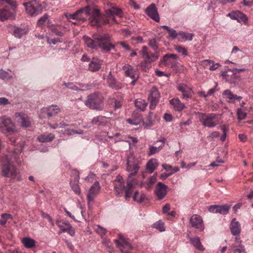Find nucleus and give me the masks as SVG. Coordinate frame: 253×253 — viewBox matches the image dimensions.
Listing matches in <instances>:
<instances>
[{"label":"nucleus","mask_w":253,"mask_h":253,"mask_svg":"<svg viewBox=\"0 0 253 253\" xmlns=\"http://www.w3.org/2000/svg\"><path fill=\"white\" fill-rule=\"evenodd\" d=\"M24 145L21 143L19 146L14 148L13 152H8L1 158L2 174L3 176L10 177L17 181H20L21 177L18 169L12 164L15 159V154L21 153L23 150Z\"/></svg>","instance_id":"1"},{"label":"nucleus","mask_w":253,"mask_h":253,"mask_svg":"<svg viewBox=\"0 0 253 253\" xmlns=\"http://www.w3.org/2000/svg\"><path fill=\"white\" fill-rule=\"evenodd\" d=\"M69 20L71 19L85 21L88 18L92 26L99 27L101 24V17L99 10L94 5H87L77 11L75 13L67 16Z\"/></svg>","instance_id":"2"},{"label":"nucleus","mask_w":253,"mask_h":253,"mask_svg":"<svg viewBox=\"0 0 253 253\" xmlns=\"http://www.w3.org/2000/svg\"><path fill=\"white\" fill-rule=\"evenodd\" d=\"M110 37L109 35L105 34L98 37H93V39L87 36H84L83 40L86 45L92 49H96L98 47L106 51H109L114 49L115 46L109 42Z\"/></svg>","instance_id":"3"},{"label":"nucleus","mask_w":253,"mask_h":253,"mask_svg":"<svg viewBox=\"0 0 253 253\" xmlns=\"http://www.w3.org/2000/svg\"><path fill=\"white\" fill-rule=\"evenodd\" d=\"M0 131L6 135L9 141L13 144L15 147L19 146L21 143L16 145V140L15 137H10V135L17 132L16 125L11 119L5 116L0 117ZM22 143L23 144V142Z\"/></svg>","instance_id":"4"},{"label":"nucleus","mask_w":253,"mask_h":253,"mask_svg":"<svg viewBox=\"0 0 253 253\" xmlns=\"http://www.w3.org/2000/svg\"><path fill=\"white\" fill-rule=\"evenodd\" d=\"M113 184L114 190L117 196H121L125 192L126 199L131 197L132 190L135 187V185L133 183L132 180H127L126 185L125 186V180L123 176L121 175H118L114 180Z\"/></svg>","instance_id":"5"},{"label":"nucleus","mask_w":253,"mask_h":253,"mask_svg":"<svg viewBox=\"0 0 253 253\" xmlns=\"http://www.w3.org/2000/svg\"><path fill=\"white\" fill-rule=\"evenodd\" d=\"M108 6L109 7L106 8L105 10L106 18L103 20V23L108 24L118 23L115 17L117 16L122 17L123 16V12L122 9L113 6L111 3H108Z\"/></svg>","instance_id":"6"},{"label":"nucleus","mask_w":253,"mask_h":253,"mask_svg":"<svg viewBox=\"0 0 253 253\" xmlns=\"http://www.w3.org/2000/svg\"><path fill=\"white\" fill-rule=\"evenodd\" d=\"M85 104L91 109L99 111L102 110L104 106L101 96L98 93L89 95L85 102Z\"/></svg>","instance_id":"7"},{"label":"nucleus","mask_w":253,"mask_h":253,"mask_svg":"<svg viewBox=\"0 0 253 253\" xmlns=\"http://www.w3.org/2000/svg\"><path fill=\"white\" fill-rule=\"evenodd\" d=\"M61 111V108L57 105H51L43 107L39 112V116L40 119L55 117Z\"/></svg>","instance_id":"8"},{"label":"nucleus","mask_w":253,"mask_h":253,"mask_svg":"<svg viewBox=\"0 0 253 253\" xmlns=\"http://www.w3.org/2000/svg\"><path fill=\"white\" fill-rule=\"evenodd\" d=\"M199 121L203 126L210 128L215 126L218 123L214 121L216 115L213 113L204 114L199 113Z\"/></svg>","instance_id":"9"},{"label":"nucleus","mask_w":253,"mask_h":253,"mask_svg":"<svg viewBox=\"0 0 253 253\" xmlns=\"http://www.w3.org/2000/svg\"><path fill=\"white\" fill-rule=\"evenodd\" d=\"M178 56L175 54L164 55L159 62L160 67H174L177 64Z\"/></svg>","instance_id":"10"},{"label":"nucleus","mask_w":253,"mask_h":253,"mask_svg":"<svg viewBox=\"0 0 253 253\" xmlns=\"http://www.w3.org/2000/svg\"><path fill=\"white\" fill-rule=\"evenodd\" d=\"M27 13L32 16H35L42 12V5L37 0H32L23 3Z\"/></svg>","instance_id":"11"},{"label":"nucleus","mask_w":253,"mask_h":253,"mask_svg":"<svg viewBox=\"0 0 253 253\" xmlns=\"http://www.w3.org/2000/svg\"><path fill=\"white\" fill-rule=\"evenodd\" d=\"M114 242L117 247L119 249L121 252L124 251L132 250L133 247L128 238H126L123 235L120 234L118 239H115Z\"/></svg>","instance_id":"12"},{"label":"nucleus","mask_w":253,"mask_h":253,"mask_svg":"<svg viewBox=\"0 0 253 253\" xmlns=\"http://www.w3.org/2000/svg\"><path fill=\"white\" fill-rule=\"evenodd\" d=\"M160 97L161 95L158 88L155 86L152 87L148 96V100L150 102L149 108L151 110H154L156 108L159 102Z\"/></svg>","instance_id":"13"},{"label":"nucleus","mask_w":253,"mask_h":253,"mask_svg":"<svg viewBox=\"0 0 253 253\" xmlns=\"http://www.w3.org/2000/svg\"><path fill=\"white\" fill-rule=\"evenodd\" d=\"M100 186L98 181L95 183L90 187L87 194V201L88 206H90L94 201L95 198L99 193Z\"/></svg>","instance_id":"14"},{"label":"nucleus","mask_w":253,"mask_h":253,"mask_svg":"<svg viewBox=\"0 0 253 253\" xmlns=\"http://www.w3.org/2000/svg\"><path fill=\"white\" fill-rule=\"evenodd\" d=\"M55 223L60 229V233L67 232L71 236H75V230L68 221L57 219Z\"/></svg>","instance_id":"15"},{"label":"nucleus","mask_w":253,"mask_h":253,"mask_svg":"<svg viewBox=\"0 0 253 253\" xmlns=\"http://www.w3.org/2000/svg\"><path fill=\"white\" fill-rule=\"evenodd\" d=\"M176 88L182 93L181 98L183 99H191L194 94L192 88L184 83L179 84L177 85Z\"/></svg>","instance_id":"16"},{"label":"nucleus","mask_w":253,"mask_h":253,"mask_svg":"<svg viewBox=\"0 0 253 253\" xmlns=\"http://www.w3.org/2000/svg\"><path fill=\"white\" fill-rule=\"evenodd\" d=\"M139 169L138 163L134 160L133 156L129 157L127 160L126 170L129 172L128 177L137 174Z\"/></svg>","instance_id":"17"},{"label":"nucleus","mask_w":253,"mask_h":253,"mask_svg":"<svg viewBox=\"0 0 253 253\" xmlns=\"http://www.w3.org/2000/svg\"><path fill=\"white\" fill-rule=\"evenodd\" d=\"M235 242L229 246V250L234 253H247L242 240L238 237L235 238Z\"/></svg>","instance_id":"18"},{"label":"nucleus","mask_w":253,"mask_h":253,"mask_svg":"<svg viewBox=\"0 0 253 253\" xmlns=\"http://www.w3.org/2000/svg\"><path fill=\"white\" fill-rule=\"evenodd\" d=\"M191 225L200 231H203L204 229V225L202 218L198 214H193L190 219Z\"/></svg>","instance_id":"19"},{"label":"nucleus","mask_w":253,"mask_h":253,"mask_svg":"<svg viewBox=\"0 0 253 253\" xmlns=\"http://www.w3.org/2000/svg\"><path fill=\"white\" fill-rule=\"evenodd\" d=\"M168 189V187L162 182H159L157 183L155 193L158 200H161L164 198L167 194Z\"/></svg>","instance_id":"20"},{"label":"nucleus","mask_w":253,"mask_h":253,"mask_svg":"<svg viewBox=\"0 0 253 253\" xmlns=\"http://www.w3.org/2000/svg\"><path fill=\"white\" fill-rule=\"evenodd\" d=\"M145 12L151 19L156 22H159L160 17L156 5L154 3L151 4L145 9Z\"/></svg>","instance_id":"21"},{"label":"nucleus","mask_w":253,"mask_h":253,"mask_svg":"<svg viewBox=\"0 0 253 253\" xmlns=\"http://www.w3.org/2000/svg\"><path fill=\"white\" fill-rule=\"evenodd\" d=\"M106 81L108 86L113 89L118 90L123 87L122 84L120 82L117 81L116 79L112 75L111 72L109 73Z\"/></svg>","instance_id":"22"},{"label":"nucleus","mask_w":253,"mask_h":253,"mask_svg":"<svg viewBox=\"0 0 253 253\" xmlns=\"http://www.w3.org/2000/svg\"><path fill=\"white\" fill-rule=\"evenodd\" d=\"M227 16L230 17L232 19L236 20L239 22L246 23L248 21L247 16L240 11H232L231 12L229 13L227 15Z\"/></svg>","instance_id":"23"},{"label":"nucleus","mask_w":253,"mask_h":253,"mask_svg":"<svg viewBox=\"0 0 253 253\" xmlns=\"http://www.w3.org/2000/svg\"><path fill=\"white\" fill-rule=\"evenodd\" d=\"M16 118H18V122L20 123V126L23 127H28L31 125V122L29 117L23 113H16Z\"/></svg>","instance_id":"24"},{"label":"nucleus","mask_w":253,"mask_h":253,"mask_svg":"<svg viewBox=\"0 0 253 253\" xmlns=\"http://www.w3.org/2000/svg\"><path fill=\"white\" fill-rule=\"evenodd\" d=\"M140 53L142 55V58L147 60L149 63L154 62L158 58V55L157 54H150L148 51V48L145 46L142 47Z\"/></svg>","instance_id":"25"},{"label":"nucleus","mask_w":253,"mask_h":253,"mask_svg":"<svg viewBox=\"0 0 253 253\" xmlns=\"http://www.w3.org/2000/svg\"><path fill=\"white\" fill-rule=\"evenodd\" d=\"M15 12L8 8H0V21H3L9 19H14Z\"/></svg>","instance_id":"26"},{"label":"nucleus","mask_w":253,"mask_h":253,"mask_svg":"<svg viewBox=\"0 0 253 253\" xmlns=\"http://www.w3.org/2000/svg\"><path fill=\"white\" fill-rule=\"evenodd\" d=\"M65 85L73 90H75L76 91H84L87 90L89 88V85L87 84H84L82 83H64Z\"/></svg>","instance_id":"27"},{"label":"nucleus","mask_w":253,"mask_h":253,"mask_svg":"<svg viewBox=\"0 0 253 253\" xmlns=\"http://www.w3.org/2000/svg\"><path fill=\"white\" fill-rule=\"evenodd\" d=\"M169 103L172 106L173 110L178 112L182 111L186 107L184 103H182L177 97L170 100Z\"/></svg>","instance_id":"28"},{"label":"nucleus","mask_w":253,"mask_h":253,"mask_svg":"<svg viewBox=\"0 0 253 253\" xmlns=\"http://www.w3.org/2000/svg\"><path fill=\"white\" fill-rule=\"evenodd\" d=\"M230 229L233 235L237 237L240 234L241 232V225L236 218L232 219L230 224Z\"/></svg>","instance_id":"29"},{"label":"nucleus","mask_w":253,"mask_h":253,"mask_svg":"<svg viewBox=\"0 0 253 253\" xmlns=\"http://www.w3.org/2000/svg\"><path fill=\"white\" fill-rule=\"evenodd\" d=\"M228 69L227 68V71L222 72L221 76L222 79L225 80L226 82L230 84H234L237 80V76L235 72H232V73L230 74Z\"/></svg>","instance_id":"30"},{"label":"nucleus","mask_w":253,"mask_h":253,"mask_svg":"<svg viewBox=\"0 0 253 253\" xmlns=\"http://www.w3.org/2000/svg\"><path fill=\"white\" fill-rule=\"evenodd\" d=\"M101 60L97 58H93L89 63L88 69L90 72H97L101 68Z\"/></svg>","instance_id":"31"},{"label":"nucleus","mask_w":253,"mask_h":253,"mask_svg":"<svg viewBox=\"0 0 253 253\" xmlns=\"http://www.w3.org/2000/svg\"><path fill=\"white\" fill-rule=\"evenodd\" d=\"M194 37V34L187 32L180 31L178 32L177 39L179 42H183L187 41H191Z\"/></svg>","instance_id":"32"},{"label":"nucleus","mask_w":253,"mask_h":253,"mask_svg":"<svg viewBox=\"0 0 253 253\" xmlns=\"http://www.w3.org/2000/svg\"><path fill=\"white\" fill-rule=\"evenodd\" d=\"M55 138L54 134L52 133H44L39 135L37 139L40 142H49Z\"/></svg>","instance_id":"33"},{"label":"nucleus","mask_w":253,"mask_h":253,"mask_svg":"<svg viewBox=\"0 0 253 253\" xmlns=\"http://www.w3.org/2000/svg\"><path fill=\"white\" fill-rule=\"evenodd\" d=\"M29 29L27 28H20L14 26L13 28V35L17 38L21 39L23 36L27 34Z\"/></svg>","instance_id":"34"},{"label":"nucleus","mask_w":253,"mask_h":253,"mask_svg":"<svg viewBox=\"0 0 253 253\" xmlns=\"http://www.w3.org/2000/svg\"><path fill=\"white\" fill-rule=\"evenodd\" d=\"M158 166V161L156 159H151L147 162L146 168L148 172L152 173L157 169Z\"/></svg>","instance_id":"35"},{"label":"nucleus","mask_w":253,"mask_h":253,"mask_svg":"<svg viewBox=\"0 0 253 253\" xmlns=\"http://www.w3.org/2000/svg\"><path fill=\"white\" fill-rule=\"evenodd\" d=\"M21 242L24 247L27 249H32L36 246L35 240L30 237L23 238L21 240Z\"/></svg>","instance_id":"36"},{"label":"nucleus","mask_w":253,"mask_h":253,"mask_svg":"<svg viewBox=\"0 0 253 253\" xmlns=\"http://www.w3.org/2000/svg\"><path fill=\"white\" fill-rule=\"evenodd\" d=\"M190 241L191 244L196 249L200 251H204L205 248L203 247L201 244L200 239L198 237H194L193 238H190Z\"/></svg>","instance_id":"37"},{"label":"nucleus","mask_w":253,"mask_h":253,"mask_svg":"<svg viewBox=\"0 0 253 253\" xmlns=\"http://www.w3.org/2000/svg\"><path fill=\"white\" fill-rule=\"evenodd\" d=\"M123 69L125 71L126 75L132 79L135 78V70L130 65H125L123 67Z\"/></svg>","instance_id":"38"},{"label":"nucleus","mask_w":253,"mask_h":253,"mask_svg":"<svg viewBox=\"0 0 253 253\" xmlns=\"http://www.w3.org/2000/svg\"><path fill=\"white\" fill-rule=\"evenodd\" d=\"M134 104L135 107L140 111H144L147 106V103L141 98L135 100Z\"/></svg>","instance_id":"39"},{"label":"nucleus","mask_w":253,"mask_h":253,"mask_svg":"<svg viewBox=\"0 0 253 253\" xmlns=\"http://www.w3.org/2000/svg\"><path fill=\"white\" fill-rule=\"evenodd\" d=\"M223 97L227 100V101L229 103L232 102V101L233 99H234L235 96V94H234L231 92V91L229 89H226L224 90L222 93Z\"/></svg>","instance_id":"40"},{"label":"nucleus","mask_w":253,"mask_h":253,"mask_svg":"<svg viewBox=\"0 0 253 253\" xmlns=\"http://www.w3.org/2000/svg\"><path fill=\"white\" fill-rule=\"evenodd\" d=\"M128 137L130 139V140H127L124 139L123 137H120L118 141H115V143L118 141H125L128 143L129 148H130L131 146H135L138 142L137 139L135 137L130 136H128Z\"/></svg>","instance_id":"41"},{"label":"nucleus","mask_w":253,"mask_h":253,"mask_svg":"<svg viewBox=\"0 0 253 253\" xmlns=\"http://www.w3.org/2000/svg\"><path fill=\"white\" fill-rule=\"evenodd\" d=\"M106 118L102 116H99L93 118L91 121L92 125H101L105 121Z\"/></svg>","instance_id":"42"},{"label":"nucleus","mask_w":253,"mask_h":253,"mask_svg":"<svg viewBox=\"0 0 253 253\" xmlns=\"http://www.w3.org/2000/svg\"><path fill=\"white\" fill-rule=\"evenodd\" d=\"M145 198L144 194H140L138 191H135L133 196V200L137 202L141 203Z\"/></svg>","instance_id":"43"},{"label":"nucleus","mask_w":253,"mask_h":253,"mask_svg":"<svg viewBox=\"0 0 253 253\" xmlns=\"http://www.w3.org/2000/svg\"><path fill=\"white\" fill-rule=\"evenodd\" d=\"M217 213L224 215L228 213L230 207L226 205L221 206L217 205Z\"/></svg>","instance_id":"44"},{"label":"nucleus","mask_w":253,"mask_h":253,"mask_svg":"<svg viewBox=\"0 0 253 253\" xmlns=\"http://www.w3.org/2000/svg\"><path fill=\"white\" fill-rule=\"evenodd\" d=\"M164 147V144L161 146H159V147H156L155 146H151L149 148V151L148 152V156H152L156 153L159 152Z\"/></svg>","instance_id":"45"},{"label":"nucleus","mask_w":253,"mask_h":253,"mask_svg":"<svg viewBox=\"0 0 253 253\" xmlns=\"http://www.w3.org/2000/svg\"><path fill=\"white\" fill-rule=\"evenodd\" d=\"M203 62L207 63V64L210 65V69L212 71L216 70L220 66L219 63H214L213 61L211 60H204Z\"/></svg>","instance_id":"46"},{"label":"nucleus","mask_w":253,"mask_h":253,"mask_svg":"<svg viewBox=\"0 0 253 253\" xmlns=\"http://www.w3.org/2000/svg\"><path fill=\"white\" fill-rule=\"evenodd\" d=\"M246 110V108H245V109L243 110L242 108H239L237 111V115L238 119L239 120H242L245 119L247 117V113L245 111Z\"/></svg>","instance_id":"47"},{"label":"nucleus","mask_w":253,"mask_h":253,"mask_svg":"<svg viewBox=\"0 0 253 253\" xmlns=\"http://www.w3.org/2000/svg\"><path fill=\"white\" fill-rule=\"evenodd\" d=\"M174 49L177 52L181 53L183 56H186L188 55L187 51L183 46L176 45H174Z\"/></svg>","instance_id":"48"},{"label":"nucleus","mask_w":253,"mask_h":253,"mask_svg":"<svg viewBox=\"0 0 253 253\" xmlns=\"http://www.w3.org/2000/svg\"><path fill=\"white\" fill-rule=\"evenodd\" d=\"M65 132V133L68 135H73L76 134H81L83 133V131L81 129L74 130L71 128H66Z\"/></svg>","instance_id":"49"},{"label":"nucleus","mask_w":253,"mask_h":253,"mask_svg":"<svg viewBox=\"0 0 253 253\" xmlns=\"http://www.w3.org/2000/svg\"><path fill=\"white\" fill-rule=\"evenodd\" d=\"M70 186L72 189L77 195H80L81 194V189L79 184L76 182H70Z\"/></svg>","instance_id":"50"},{"label":"nucleus","mask_w":253,"mask_h":253,"mask_svg":"<svg viewBox=\"0 0 253 253\" xmlns=\"http://www.w3.org/2000/svg\"><path fill=\"white\" fill-rule=\"evenodd\" d=\"M153 227L159 230L160 232L165 231V227L164 226V224L161 221H159L154 223Z\"/></svg>","instance_id":"51"},{"label":"nucleus","mask_w":253,"mask_h":253,"mask_svg":"<svg viewBox=\"0 0 253 253\" xmlns=\"http://www.w3.org/2000/svg\"><path fill=\"white\" fill-rule=\"evenodd\" d=\"M126 122L129 123V124L134 125V126H138L140 125L142 122V118H138L137 119H128L126 120Z\"/></svg>","instance_id":"52"},{"label":"nucleus","mask_w":253,"mask_h":253,"mask_svg":"<svg viewBox=\"0 0 253 253\" xmlns=\"http://www.w3.org/2000/svg\"><path fill=\"white\" fill-rule=\"evenodd\" d=\"M47 125L52 129H56L57 128H62L66 126L63 122H60L59 124H52L50 123H48Z\"/></svg>","instance_id":"53"},{"label":"nucleus","mask_w":253,"mask_h":253,"mask_svg":"<svg viewBox=\"0 0 253 253\" xmlns=\"http://www.w3.org/2000/svg\"><path fill=\"white\" fill-rule=\"evenodd\" d=\"M169 36L172 39H175L178 37V33L172 28H170L168 31Z\"/></svg>","instance_id":"54"},{"label":"nucleus","mask_w":253,"mask_h":253,"mask_svg":"<svg viewBox=\"0 0 253 253\" xmlns=\"http://www.w3.org/2000/svg\"><path fill=\"white\" fill-rule=\"evenodd\" d=\"M48 18V15L47 14H44L38 20L37 25L39 26H42L46 21Z\"/></svg>","instance_id":"55"},{"label":"nucleus","mask_w":253,"mask_h":253,"mask_svg":"<svg viewBox=\"0 0 253 253\" xmlns=\"http://www.w3.org/2000/svg\"><path fill=\"white\" fill-rule=\"evenodd\" d=\"M148 44L155 50H157L158 48L156 43V40L155 39L149 40L148 42Z\"/></svg>","instance_id":"56"},{"label":"nucleus","mask_w":253,"mask_h":253,"mask_svg":"<svg viewBox=\"0 0 253 253\" xmlns=\"http://www.w3.org/2000/svg\"><path fill=\"white\" fill-rule=\"evenodd\" d=\"M218 3L224 5L228 3L234 2L236 0H215Z\"/></svg>","instance_id":"57"},{"label":"nucleus","mask_w":253,"mask_h":253,"mask_svg":"<svg viewBox=\"0 0 253 253\" xmlns=\"http://www.w3.org/2000/svg\"><path fill=\"white\" fill-rule=\"evenodd\" d=\"M118 44H120L126 51H129L131 49L129 45L125 42H119Z\"/></svg>","instance_id":"58"},{"label":"nucleus","mask_w":253,"mask_h":253,"mask_svg":"<svg viewBox=\"0 0 253 253\" xmlns=\"http://www.w3.org/2000/svg\"><path fill=\"white\" fill-rule=\"evenodd\" d=\"M95 175L94 173L92 172H89L88 175L84 178V180L87 182H92V181L95 179Z\"/></svg>","instance_id":"59"},{"label":"nucleus","mask_w":253,"mask_h":253,"mask_svg":"<svg viewBox=\"0 0 253 253\" xmlns=\"http://www.w3.org/2000/svg\"><path fill=\"white\" fill-rule=\"evenodd\" d=\"M147 62H148L147 61H144V62H141L140 64L142 69L145 72L148 71L149 69V66Z\"/></svg>","instance_id":"60"},{"label":"nucleus","mask_w":253,"mask_h":253,"mask_svg":"<svg viewBox=\"0 0 253 253\" xmlns=\"http://www.w3.org/2000/svg\"><path fill=\"white\" fill-rule=\"evenodd\" d=\"M192 123V121L191 119H188L185 122H180L179 123V127H180L181 130H183V126H189Z\"/></svg>","instance_id":"61"},{"label":"nucleus","mask_w":253,"mask_h":253,"mask_svg":"<svg viewBox=\"0 0 253 253\" xmlns=\"http://www.w3.org/2000/svg\"><path fill=\"white\" fill-rule=\"evenodd\" d=\"M47 42L48 44H56L58 42H61L58 38L50 39L49 38H47Z\"/></svg>","instance_id":"62"},{"label":"nucleus","mask_w":253,"mask_h":253,"mask_svg":"<svg viewBox=\"0 0 253 253\" xmlns=\"http://www.w3.org/2000/svg\"><path fill=\"white\" fill-rule=\"evenodd\" d=\"M209 211L211 212L217 213V205H211L209 207Z\"/></svg>","instance_id":"63"},{"label":"nucleus","mask_w":253,"mask_h":253,"mask_svg":"<svg viewBox=\"0 0 253 253\" xmlns=\"http://www.w3.org/2000/svg\"><path fill=\"white\" fill-rule=\"evenodd\" d=\"M170 209V206L169 204H166L163 207L162 211L164 213L168 214Z\"/></svg>","instance_id":"64"}]
</instances>
